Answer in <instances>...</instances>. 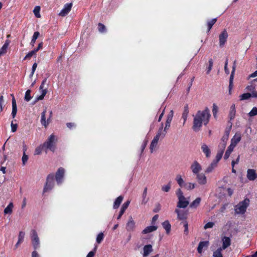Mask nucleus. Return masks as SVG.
Segmentation results:
<instances>
[{"label":"nucleus","mask_w":257,"mask_h":257,"mask_svg":"<svg viewBox=\"0 0 257 257\" xmlns=\"http://www.w3.org/2000/svg\"><path fill=\"white\" fill-rule=\"evenodd\" d=\"M96 249V247H95L94 248V250L93 251H90L88 253V254H87L86 257H93L95 254Z\"/></svg>","instance_id":"64"},{"label":"nucleus","mask_w":257,"mask_h":257,"mask_svg":"<svg viewBox=\"0 0 257 257\" xmlns=\"http://www.w3.org/2000/svg\"><path fill=\"white\" fill-rule=\"evenodd\" d=\"M72 7L71 3H67L64 5V8L61 10L59 14V16H64L71 11Z\"/></svg>","instance_id":"12"},{"label":"nucleus","mask_w":257,"mask_h":257,"mask_svg":"<svg viewBox=\"0 0 257 257\" xmlns=\"http://www.w3.org/2000/svg\"><path fill=\"white\" fill-rule=\"evenodd\" d=\"M210 117V110L208 107L203 110L198 111L194 116L192 129L195 132L199 131L202 124L206 125L208 123Z\"/></svg>","instance_id":"1"},{"label":"nucleus","mask_w":257,"mask_h":257,"mask_svg":"<svg viewBox=\"0 0 257 257\" xmlns=\"http://www.w3.org/2000/svg\"><path fill=\"white\" fill-rule=\"evenodd\" d=\"M44 149H45L44 147H43V145L38 147L35 150V155H40L42 151Z\"/></svg>","instance_id":"47"},{"label":"nucleus","mask_w":257,"mask_h":257,"mask_svg":"<svg viewBox=\"0 0 257 257\" xmlns=\"http://www.w3.org/2000/svg\"><path fill=\"white\" fill-rule=\"evenodd\" d=\"M176 195L178 199L177 207L179 208H185L189 205V201L183 195L181 189L179 188L176 190Z\"/></svg>","instance_id":"3"},{"label":"nucleus","mask_w":257,"mask_h":257,"mask_svg":"<svg viewBox=\"0 0 257 257\" xmlns=\"http://www.w3.org/2000/svg\"><path fill=\"white\" fill-rule=\"evenodd\" d=\"M201 150L205 155L206 158H209L211 155V151L208 146L205 144H202L201 147Z\"/></svg>","instance_id":"19"},{"label":"nucleus","mask_w":257,"mask_h":257,"mask_svg":"<svg viewBox=\"0 0 257 257\" xmlns=\"http://www.w3.org/2000/svg\"><path fill=\"white\" fill-rule=\"evenodd\" d=\"M147 188H145L144 190L143 193V199L142 201V203L145 204H146L148 201V198H147Z\"/></svg>","instance_id":"34"},{"label":"nucleus","mask_w":257,"mask_h":257,"mask_svg":"<svg viewBox=\"0 0 257 257\" xmlns=\"http://www.w3.org/2000/svg\"><path fill=\"white\" fill-rule=\"evenodd\" d=\"M130 203V201L127 200L126 202H125L123 204L122 206H121L119 215L117 217V219H119L121 218V216L123 215L124 211H125L126 208L128 207Z\"/></svg>","instance_id":"22"},{"label":"nucleus","mask_w":257,"mask_h":257,"mask_svg":"<svg viewBox=\"0 0 257 257\" xmlns=\"http://www.w3.org/2000/svg\"><path fill=\"white\" fill-rule=\"evenodd\" d=\"M249 204V200L245 198L235 206L234 211L236 214H244Z\"/></svg>","instance_id":"4"},{"label":"nucleus","mask_w":257,"mask_h":257,"mask_svg":"<svg viewBox=\"0 0 257 257\" xmlns=\"http://www.w3.org/2000/svg\"><path fill=\"white\" fill-rule=\"evenodd\" d=\"M9 45V41L7 40L2 47L0 49V56L6 54L7 51V49Z\"/></svg>","instance_id":"27"},{"label":"nucleus","mask_w":257,"mask_h":257,"mask_svg":"<svg viewBox=\"0 0 257 257\" xmlns=\"http://www.w3.org/2000/svg\"><path fill=\"white\" fill-rule=\"evenodd\" d=\"M226 143L224 142H220L218 145V150L219 151H222L224 152V150L226 147Z\"/></svg>","instance_id":"49"},{"label":"nucleus","mask_w":257,"mask_h":257,"mask_svg":"<svg viewBox=\"0 0 257 257\" xmlns=\"http://www.w3.org/2000/svg\"><path fill=\"white\" fill-rule=\"evenodd\" d=\"M31 91L30 90H27L25 93V100L26 101H29L31 100L32 97L31 96Z\"/></svg>","instance_id":"45"},{"label":"nucleus","mask_w":257,"mask_h":257,"mask_svg":"<svg viewBox=\"0 0 257 257\" xmlns=\"http://www.w3.org/2000/svg\"><path fill=\"white\" fill-rule=\"evenodd\" d=\"M227 65H228V59H226V61L225 62L224 64V71L226 74H228L229 73V70L227 68Z\"/></svg>","instance_id":"60"},{"label":"nucleus","mask_w":257,"mask_h":257,"mask_svg":"<svg viewBox=\"0 0 257 257\" xmlns=\"http://www.w3.org/2000/svg\"><path fill=\"white\" fill-rule=\"evenodd\" d=\"M36 53L34 50L31 51V52H29L25 57L24 60H26L27 59H30L34 55H35Z\"/></svg>","instance_id":"55"},{"label":"nucleus","mask_w":257,"mask_h":257,"mask_svg":"<svg viewBox=\"0 0 257 257\" xmlns=\"http://www.w3.org/2000/svg\"><path fill=\"white\" fill-rule=\"evenodd\" d=\"M217 112H218V106L215 103H213V106H212V112H213V116L214 117H216Z\"/></svg>","instance_id":"54"},{"label":"nucleus","mask_w":257,"mask_h":257,"mask_svg":"<svg viewBox=\"0 0 257 257\" xmlns=\"http://www.w3.org/2000/svg\"><path fill=\"white\" fill-rule=\"evenodd\" d=\"M40 35V33L39 32H35L34 33V35L33 36V37H32V40H31V44L32 45V46H34V44L36 42V40H37V39L38 38V37Z\"/></svg>","instance_id":"40"},{"label":"nucleus","mask_w":257,"mask_h":257,"mask_svg":"<svg viewBox=\"0 0 257 257\" xmlns=\"http://www.w3.org/2000/svg\"><path fill=\"white\" fill-rule=\"evenodd\" d=\"M41 8L40 6H36L33 10L35 16H41L40 15Z\"/></svg>","instance_id":"51"},{"label":"nucleus","mask_w":257,"mask_h":257,"mask_svg":"<svg viewBox=\"0 0 257 257\" xmlns=\"http://www.w3.org/2000/svg\"><path fill=\"white\" fill-rule=\"evenodd\" d=\"M123 197L122 196H119L115 199L113 206L114 209L118 208L123 200Z\"/></svg>","instance_id":"30"},{"label":"nucleus","mask_w":257,"mask_h":257,"mask_svg":"<svg viewBox=\"0 0 257 257\" xmlns=\"http://www.w3.org/2000/svg\"><path fill=\"white\" fill-rule=\"evenodd\" d=\"M236 113L235 106L234 104H232L229 109L228 117L230 120L233 119L235 117Z\"/></svg>","instance_id":"25"},{"label":"nucleus","mask_w":257,"mask_h":257,"mask_svg":"<svg viewBox=\"0 0 257 257\" xmlns=\"http://www.w3.org/2000/svg\"><path fill=\"white\" fill-rule=\"evenodd\" d=\"M47 92V90H44L42 91L41 94L40 95H39V96H37L36 98V100H35L34 103L36 102L37 101H38L39 100H42L44 98L45 95L46 94Z\"/></svg>","instance_id":"37"},{"label":"nucleus","mask_w":257,"mask_h":257,"mask_svg":"<svg viewBox=\"0 0 257 257\" xmlns=\"http://www.w3.org/2000/svg\"><path fill=\"white\" fill-rule=\"evenodd\" d=\"M217 163L213 161L211 164L206 169L205 172L207 173L211 172L212 170L217 166Z\"/></svg>","instance_id":"33"},{"label":"nucleus","mask_w":257,"mask_h":257,"mask_svg":"<svg viewBox=\"0 0 257 257\" xmlns=\"http://www.w3.org/2000/svg\"><path fill=\"white\" fill-rule=\"evenodd\" d=\"M171 189V184L170 183H168L167 185H163L162 187V190L165 192H168Z\"/></svg>","instance_id":"48"},{"label":"nucleus","mask_w":257,"mask_h":257,"mask_svg":"<svg viewBox=\"0 0 257 257\" xmlns=\"http://www.w3.org/2000/svg\"><path fill=\"white\" fill-rule=\"evenodd\" d=\"M54 175L49 174L47 178L46 185L43 189V193L51 190L54 187Z\"/></svg>","instance_id":"6"},{"label":"nucleus","mask_w":257,"mask_h":257,"mask_svg":"<svg viewBox=\"0 0 257 257\" xmlns=\"http://www.w3.org/2000/svg\"><path fill=\"white\" fill-rule=\"evenodd\" d=\"M248 115L250 117L254 116L257 115V107H254L251 110V111L248 113Z\"/></svg>","instance_id":"50"},{"label":"nucleus","mask_w":257,"mask_h":257,"mask_svg":"<svg viewBox=\"0 0 257 257\" xmlns=\"http://www.w3.org/2000/svg\"><path fill=\"white\" fill-rule=\"evenodd\" d=\"M222 246L218 248L213 252V257H223L222 251L230 246L231 243V240L229 237H223L222 238Z\"/></svg>","instance_id":"2"},{"label":"nucleus","mask_w":257,"mask_h":257,"mask_svg":"<svg viewBox=\"0 0 257 257\" xmlns=\"http://www.w3.org/2000/svg\"><path fill=\"white\" fill-rule=\"evenodd\" d=\"M47 82V78H45L42 81L41 85L40 86V90L42 92V91L44 90H47V88L44 89V84Z\"/></svg>","instance_id":"61"},{"label":"nucleus","mask_w":257,"mask_h":257,"mask_svg":"<svg viewBox=\"0 0 257 257\" xmlns=\"http://www.w3.org/2000/svg\"><path fill=\"white\" fill-rule=\"evenodd\" d=\"M13 96L12 99V115L13 118H15L17 112V104H16V99L13 94L11 95Z\"/></svg>","instance_id":"24"},{"label":"nucleus","mask_w":257,"mask_h":257,"mask_svg":"<svg viewBox=\"0 0 257 257\" xmlns=\"http://www.w3.org/2000/svg\"><path fill=\"white\" fill-rule=\"evenodd\" d=\"M13 204L10 203L4 210L5 214H11L13 211Z\"/></svg>","instance_id":"35"},{"label":"nucleus","mask_w":257,"mask_h":257,"mask_svg":"<svg viewBox=\"0 0 257 257\" xmlns=\"http://www.w3.org/2000/svg\"><path fill=\"white\" fill-rule=\"evenodd\" d=\"M228 37L227 32L225 30L223 31L219 36V46L222 47L225 44Z\"/></svg>","instance_id":"9"},{"label":"nucleus","mask_w":257,"mask_h":257,"mask_svg":"<svg viewBox=\"0 0 257 257\" xmlns=\"http://www.w3.org/2000/svg\"><path fill=\"white\" fill-rule=\"evenodd\" d=\"M208 64L209 65H208V66L207 67V71H206L207 74H209L212 69L213 64V61L212 59H210L209 60Z\"/></svg>","instance_id":"42"},{"label":"nucleus","mask_w":257,"mask_h":257,"mask_svg":"<svg viewBox=\"0 0 257 257\" xmlns=\"http://www.w3.org/2000/svg\"><path fill=\"white\" fill-rule=\"evenodd\" d=\"M216 22V19H213L210 21L208 22L207 23V26H208V32L210 31V30L211 29L213 25Z\"/></svg>","instance_id":"44"},{"label":"nucleus","mask_w":257,"mask_h":257,"mask_svg":"<svg viewBox=\"0 0 257 257\" xmlns=\"http://www.w3.org/2000/svg\"><path fill=\"white\" fill-rule=\"evenodd\" d=\"M158 143L156 142L155 141H152L150 146V149L151 153H153V152L156 150Z\"/></svg>","instance_id":"36"},{"label":"nucleus","mask_w":257,"mask_h":257,"mask_svg":"<svg viewBox=\"0 0 257 257\" xmlns=\"http://www.w3.org/2000/svg\"><path fill=\"white\" fill-rule=\"evenodd\" d=\"M135 228V222L132 216L129 217L126 225V229L128 231H133Z\"/></svg>","instance_id":"13"},{"label":"nucleus","mask_w":257,"mask_h":257,"mask_svg":"<svg viewBox=\"0 0 257 257\" xmlns=\"http://www.w3.org/2000/svg\"><path fill=\"white\" fill-rule=\"evenodd\" d=\"M103 233L102 232H100L98 234L96 237V241L97 242V243H100L103 240Z\"/></svg>","instance_id":"52"},{"label":"nucleus","mask_w":257,"mask_h":257,"mask_svg":"<svg viewBox=\"0 0 257 257\" xmlns=\"http://www.w3.org/2000/svg\"><path fill=\"white\" fill-rule=\"evenodd\" d=\"M195 187V184L192 183H187L184 184V187L188 190H192Z\"/></svg>","instance_id":"39"},{"label":"nucleus","mask_w":257,"mask_h":257,"mask_svg":"<svg viewBox=\"0 0 257 257\" xmlns=\"http://www.w3.org/2000/svg\"><path fill=\"white\" fill-rule=\"evenodd\" d=\"M214 225V223L212 222H209L207 223L204 226V228L205 229H207L208 228H211Z\"/></svg>","instance_id":"57"},{"label":"nucleus","mask_w":257,"mask_h":257,"mask_svg":"<svg viewBox=\"0 0 257 257\" xmlns=\"http://www.w3.org/2000/svg\"><path fill=\"white\" fill-rule=\"evenodd\" d=\"M164 228L166 230L167 233H169L171 230V224L168 220H166L162 223Z\"/></svg>","instance_id":"31"},{"label":"nucleus","mask_w":257,"mask_h":257,"mask_svg":"<svg viewBox=\"0 0 257 257\" xmlns=\"http://www.w3.org/2000/svg\"><path fill=\"white\" fill-rule=\"evenodd\" d=\"M46 113V110L45 109L41 113V123L45 127H46L48 125V124H49V123L50 122V117H51V116L52 115V112L50 111V117H49V118H48L47 119V121L46 120V117H45Z\"/></svg>","instance_id":"10"},{"label":"nucleus","mask_w":257,"mask_h":257,"mask_svg":"<svg viewBox=\"0 0 257 257\" xmlns=\"http://www.w3.org/2000/svg\"><path fill=\"white\" fill-rule=\"evenodd\" d=\"M191 169L193 174L196 175L199 173V172L201 170L202 168L199 163L195 161L191 165Z\"/></svg>","instance_id":"11"},{"label":"nucleus","mask_w":257,"mask_h":257,"mask_svg":"<svg viewBox=\"0 0 257 257\" xmlns=\"http://www.w3.org/2000/svg\"><path fill=\"white\" fill-rule=\"evenodd\" d=\"M157 227L156 226H150L146 227L143 231L142 233L147 234L156 230Z\"/></svg>","instance_id":"26"},{"label":"nucleus","mask_w":257,"mask_h":257,"mask_svg":"<svg viewBox=\"0 0 257 257\" xmlns=\"http://www.w3.org/2000/svg\"><path fill=\"white\" fill-rule=\"evenodd\" d=\"M25 233L23 231H20L18 236V243H22L25 237Z\"/></svg>","instance_id":"46"},{"label":"nucleus","mask_w":257,"mask_h":257,"mask_svg":"<svg viewBox=\"0 0 257 257\" xmlns=\"http://www.w3.org/2000/svg\"><path fill=\"white\" fill-rule=\"evenodd\" d=\"M173 115H174V112L172 110H171L169 112L168 114L167 115V119H166V123H165V126L166 129L168 130L170 128V125H171V122L172 121V118L173 117Z\"/></svg>","instance_id":"16"},{"label":"nucleus","mask_w":257,"mask_h":257,"mask_svg":"<svg viewBox=\"0 0 257 257\" xmlns=\"http://www.w3.org/2000/svg\"><path fill=\"white\" fill-rule=\"evenodd\" d=\"M98 29L100 33L104 32L106 30L105 26L101 23H99Z\"/></svg>","instance_id":"53"},{"label":"nucleus","mask_w":257,"mask_h":257,"mask_svg":"<svg viewBox=\"0 0 257 257\" xmlns=\"http://www.w3.org/2000/svg\"><path fill=\"white\" fill-rule=\"evenodd\" d=\"M241 135L239 133H237L231 140V143L236 146V145L240 141Z\"/></svg>","instance_id":"20"},{"label":"nucleus","mask_w":257,"mask_h":257,"mask_svg":"<svg viewBox=\"0 0 257 257\" xmlns=\"http://www.w3.org/2000/svg\"><path fill=\"white\" fill-rule=\"evenodd\" d=\"M184 227V233L187 235L188 234V225L186 221H184L182 222Z\"/></svg>","instance_id":"56"},{"label":"nucleus","mask_w":257,"mask_h":257,"mask_svg":"<svg viewBox=\"0 0 257 257\" xmlns=\"http://www.w3.org/2000/svg\"><path fill=\"white\" fill-rule=\"evenodd\" d=\"M246 176L247 179L250 181H253L257 177L255 170L253 169H248Z\"/></svg>","instance_id":"18"},{"label":"nucleus","mask_w":257,"mask_h":257,"mask_svg":"<svg viewBox=\"0 0 257 257\" xmlns=\"http://www.w3.org/2000/svg\"><path fill=\"white\" fill-rule=\"evenodd\" d=\"M251 97V93H243L240 96V100H246Z\"/></svg>","instance_id":"43"},{"label":"nucleus","mask_w":257,"mask_h":257,"mask_svg":"<svg viewBox=\"0 0 257 257\" xmlns=\"http://www.w3.org/2000/svg\"><path fill=\"white\" fill-rule=\"evenodd\" d=\"M229 135V132L228 131H225L223 136L221 139V142L226 143L228 141V137Z\"/></svg>","instance_id":"41"},{"label":"nucleus","mask_w":257,"mask_h":257,"mask_svg":"<svg viewBox=\"0 0 257 257\" xmlns=\"http://www.w3.org/2000/svg\"><path fill=\"white\" fill-rule=\"evenodd\" d=\"M224 152L222 151H218L215 157V159L213 160L214 162H216V163H218V162L220 161V160L221 159L223 154Z\"/></svg>","instance_id":"38"},{"label":"nucleus","mask_w":257,"mask_h":257,"mask_svg":"<svg viewBox=\"0 0 257 257\" xmlns=\"http://www.w3.org/2000/svg\"><path fill=\"white\" fill-rule=\"evenodd\" d=\"M231 152H231L230 151H229L227 149V150L226 151V152L225 153L224 156V159L225 160H227L229 158Z\"/></svg>","instance_id":"63"},{"label":"nucleus","mask_w":257,"mask_h":257,"mask_svg":"<svg viewBox=\"0 0 257 257\" xmlns=\"http://www.w3.org/2000/svg\"><path fill=\"white\" fill-rule=\"evenodd\" d=\"M167 129H166L165 127L163 129V123H161V125L159 128L156 135L159 137L161 138V139H163L166 136L167 133Z\"/></svg>","instance_id":"17"},{"label":"nucleus","mask_w":257,"mask_h":257,"mask_svg":"<svg viewBox=\"0 0 257 257\" xmlns=\"http://www.w3.org/2000/svg\"><path fill=\"white\" fill-rule=\"evenodd\" d=\"M175 212L177 214V218L180 220H185L186 218V213L184 211H181L176 209Z\"/></svg>","instance_id":"23"},{"label":"nucleus","mask_w":257,"mask_h":257,"mask_svg":"<svg viewBox=\"0 0 257 257\" xmlns=\"http://www.w3.org/2000/svg\"><path fill=\"white\" fill-rule=\"evenodd\" d=\"M201 200V198L197 197L190 204V207L192 208H196L199 205Z\"/></svg>","instance_id":"29"},{"label":"nucleus","mask_w":257,"mask_h":257,"mask_svg":"<svg viewBox=\"0 0 257 257\" xmlns=\"http://www.w3.org/2000/svg\"><path fill=\"white\" fill-rule=\"evenodd\" d=\"M31 237L32 243L35 249H37L40 246V239L38 237L37 231L33 229L31 231Z\"/></svg>","instance_id":"7"},{"label":"nucleus","mask_w":257,"mask_h":257,"mask_svg":"<svg viewBox=\"0 0 257 257\" xmlns=\"http://www.w3.org/2000/svg\"><path fill=\"white\" fill-rule=\"evenodd\" d=\"M176 181H177V183L180 186V187H184V184H185V183L184 182L183 179H182L180 175L178 174L176 176Z\"/></svg>","instance_id":"32"},{"label":"nucleus","mask_w":257,"mask_h":257,"mask_svg":"<svg viewBox=\"0 0 257 257\" xmlns=\"http://www.w3.org/2000/svg\"><path fill=\"white\" fill-rule=\"evenodd\" d=\"M234 73H231V75H230V78H229V87L230 89L232 87V83H233V77H234Z\"/></svg>","instance_id":"62"},{"label":"nucleus","mask_w":257,"mask_h":257,"mask_svg":"<svg viewBox=\"0 0 257 257\" xmlns=\"http://www.w3.org/2000/svg\"><path fill=\"white\" fill-rule=\"evenodd\" d=\"M209 244V241H200L199 243L198 246L197 247V250L199 253H201L202 252L203 249L204 248H207Z\"/></svg>","instance_id":"14"},{"label":"nucleus","mask_w":257,"mask_h":257,"mask_svg":"<svg viewBox=\"0 0 257 257\" xmlns=\"http://www.w3.org/2000/svg\"><path fill=\"white\" fill-rule=\"evenodd\" d=\"M196 175L197 180L199 184L204 185L207 183L206 177L203 173H198Z\"/></svg>","instance_id":"15"},{"label":"nucleus","mask_w":257,"mask_h":257,"mask_svg":"<svg viewBox=\"0 0 257 257\" xmlns=\"http://www.w3.org/2000/svg\"><path fill=\"white\" fill-rule=\"evenodd\" d=\"M189 113L188 107L187 105H186L184 108V111L182 113V118L183 119V125L185 123V122L187 120L188 114Z\"/></svg>","instance_id":"28"},{"label":"nucleus","mask_w":257,"mask_h":257,"mask_svg":"<svg viewBox=\"0 0 257 257\" xmlns=\"http://www.w3.org/2000/svg\"><path fill=\"white\" fill-rule=\"evenodd\" d=\"M65 170L61 167L58 169L56 173V180L58 184H61L64 176Z\"/></svg>","instance_id":"8"},{"label":"nucleus","mask_w":257,"mask_h":257,"mask_svg":"<svg viewBox=\"0 0 257 257\" xmlns=\"http://www.w3.org/2000/svg\"><path fill=\"white\" fill-rule=\"evenodd\" d=\"M22 160L23 164L25 165L28 160V156L26 154V153L25 152L23 153V155Z\"/></svg>","instance_id":"58"},{"label":"nucleus","mask_w":257,"mask_h":257,"mask_svg":"<svg viewBox=\"0 0 257 257\" xmlns=\"http://www.w3.org/2000/svg\"><path fill=\"white\" fill-rule=\"evenodd\" d=\"M143 256L147 257L153 251L152 246L151 244L145 245L143 247Z\"/></svg>","instance_id":"21"},{"label":"nucleus","mask_w":257,"mask_h":257,"mask_svg":"<svg viewBox=\"0 0 257 257\" xmlns=\"http://www.w3.org/2000/svg\"><path fill=\"white\" fill-rule=\"evenodd\" d=\"M56 141L57 139L55 136L53 134L51 135L47 141L43 144V147L45 148L46 152L48 149L52 152L55 151Z\"/></svg>","instance_id":"5"},{"label":"nucleus","mask_w":257,"mask_h":257,"mask_svg":"<svg viewBox=\"0 0 257 257\" xmlns=\"http://www.w3.org/2000/svg\"><path fill=\"white\" fill-rule=\"evenodd\" d=\"M11 130L12 132H15L17 131L18 125L17 124L15 123L14 124L13 123V121H12L11 124Z\"/></svg>","instance_id":"59"}]
</instances>
